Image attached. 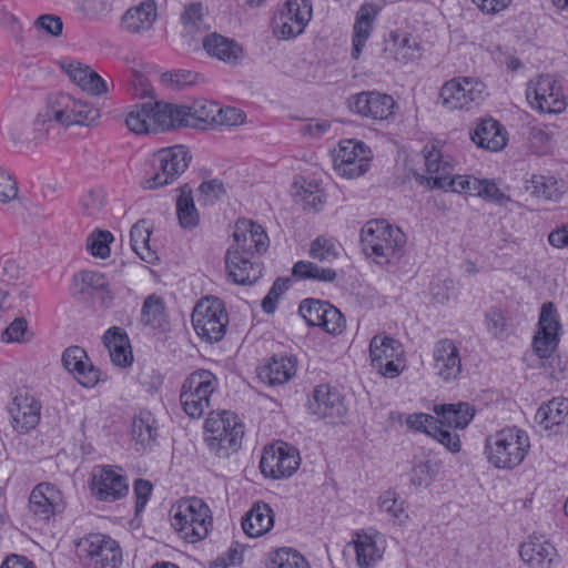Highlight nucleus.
<instances>
[{
  "label": "nucleus",
  "mask_w": 568,
  "mask_h": 568,
  "mask_svg": "<svg viewBox=\"0 0 568 568\" xmlns=\"http://www.w3.org/2000/svg\"><path fill=\"white\" fill-rule=\"evenodd\" d=\"M486 85L476 78L458 77L447 81L440 89L443 104L449 110L469 108L485 99Z\"/></svg>",
  "instance_id": "11"
},
{
  "label": "nucleus",
  "mask_w": 568,
  "mask_h": 568,
  "mask_svg": "<svg viewBox=\"0 0 568 568\" xmlns=\"http://www.w3.org/2000/svg\"><path fill=\"white\" fill-rule=\"evenodd\" d=\"M80 547L82 551L87 552L85 565L88 568H116L121 562V549L108 536L90 535L80 542Z\"/></svg>",
  "instance_id": "14"
},
{
  "label": "nucleus",
  "mask_w": 568,
  "mask_h": 568,
  "mask_svg": "<svg viewBox=\"0 0 568 568\" xmlns=\"http://www.w3.org/2000/svg\"><path fill=\"white\" fill-rule=\"evenodd\" d=\"M469 135L477 146L491 152L500 151L507 142L503 126L493 118L479 120Z\"/></svg>",
  "instance_id": "30"
},
{
  "label": "nucleus",
  "mask_w": 568,
  "mask_h": 568,
  "mask_svg": "<svg viewBox=\"0 0 568 568\" xmlns=\"http://www.w3.org/2000/svg\"><path fill=\"white\" fill-rule=\"evenodd\" d=\"M202 45L209 55L227 63H235L242 53L241 47L234 40L217 33L205 36Z\"/></svg>",
  "instance_id": "39"
},
{
  "label": "nucleus",
  "mask_w": 568,
  "mask_h": 568,
  "mask_svg": "<svg viewBox=\"0 0 568 568\" xmlns=\"http://www.w3.org/2000/svg\"><path fill=\"white\" fill-rule=\"evenodd\" d=\"M132 436L140 449H145L153 444L158 437L155 420L150 413H141L132 424ZM139 450V448H136Z\"/></svg>",
  "instance_id": "42"
},
{
  "label": "nucleus",
  "mask_w": 568,
  "mask_h": 568,
  "mask_svg": "<svg viewBox=\"0 0 568 568\" xmlns=\"http://www.w3.org/2000/svg\"><path fill=\"white\" fill-rule=\"evenodd\" d=\"M205 444L217 457H229L242 446L244 425L230 410H211L204 423Z\"/></svg>",
  "instance_id": "3"
},
{
  "label": "nucleus",
  "mask_w": 568,
  "mask_h": 568,
  "mask_svg": "<svg viewBox=\"0 0 568 568\" xmlns=\"http://www.w3.org/2000/svg\"><path fill=\"white\" fill-rule=\"evenodd\" d=\"M562 326L559 314L552 302L541 305L538 331L532 338V347L540 358H548L557 348Z\"/></svg>",
  "instance_id": "13"
},
{
  "label": "nucleus",
  "mask_w": 568,
  "mask_h": 568,
  "mask_svg": "<svg viewBox=\"0 0 568 568\" xmlns=\"http://www.w3.org/2000/svg\"><path fill=\"white\" fill-rule=\"evenodd\" d=\"M171 514L172 527L192 544L204 539L213 524L209 506L196 497L180 500Z\"/></svg>",
  "instance_id": "4"
},
{
  "label": "nucleus",
  "mask_w": 568,
  "mask_h": 568,
  "mask_svg": "<svg viewBox=\"0 0 568 568\" xmlns=\"http://www.w3.org/2000/svg\"><path fill=\"white\" fill-rule=\"evenodd\" d=\"M300 464L298 450L287 443L277 442L264 448L260 468L265 477L285 479L297 470Z\"/></svg>",
  "instance_id": "10"
},
{
  "label": "nucleus",
  "mask_w": 568,
  "mask_h": 568,
  "mask_svg": "<svg viewBox=\"0 0 568 568\" xmlns=\"http://www.w3.org/2000/svg\"><path fill=\"white\" fill-rule=\"evenodd\" d=\"M311 0H287L277 18V28L283 39L300 36L312 19Z\"/></svg>",
  "instance_id": "18"
},
{
  "label": "nucleus",
  "mask_w": 568,
  "mask_h": 568,
  "mask_svg": "<svg viewBox=\"0 0 568 568\" xmlns=\"http://www.w3.org/2000/svg\"><path fill=\"white\" fill-rule=\"evenodd\" d=\"M69 78L81 88L92 95H100L106 91L105 81L89 65H83L80 62L71 61L63 65Z\"/></svg>",
  "instance_id": "36"
},
{
  "label": "nucleus",
  "mask_w": 568,
  "mask_h": 568,
  "mask_svg": "<svg viewBox=\"0 0 568 568\" xmlns=\"http://www.w3.org/2000/svg\"><path fill=\"white\" fill-rule=\"evenodd\" d=\"M480 179L471 175H453L448 181L445 178H439L435 181V185L439 186V190L453 191L458 193H466L469 195L478 196L480 194Z\"/></svg>",
  "instance_id": "44"
},
{
  "label": "nucleus",
  "mask_w": 568,
  "mask_h": 568,
  "mask_svg": "<svg viewBox=\"0 0 568 568\" xmlns=\"http://www.w3.org/2000/svg\"><path fill=\"white\" fill-rule=\"evenodd\" d=\"M438 423L447 428L465 429L473 420L476 409L467 402L436 404L433 407Z\"/></svg>",
  "instance_id": "31"
},
{
  "label": "nucleus",
  "mask_w": 568,
  "mask_h": 568,
  "mask_svg": "<svg viewBox=\"0 0 568 568\" xmlns=\"http://www.w3.org/2000/svg\"><path fill=\"white\" fill-rule=\"evenodd\" d=\"M372 366L383 376L394 378L402 372L404 349L402 344L386 335H375L369 343Z\"/></svg>",
  "instance_id": "12"
},
{
  "label": "nucleus",
  "mask_w": 568,
  "mask_h": 568,
  "mask_svg": "<svg viewBox=\"0 0 568 568\" xmlns=\"http://www.w3.org/2000/svg\"><path fill=\"white\" fill-rule=\"evenodd\" d=\"M527 190L537 199L557 201L560 197L558 181L552 176L532 175Z\"/></svg>",
  "instance_id": "48"
},
{
  "label": "nucleus",
  "mask_w": 568,
  "mask_h": 568,
  "mask_svg": "<svg viewBox=\"0 0 568 568\" xmlns=\"http://www.w3.org/2000/svg\"><path fill=\"white\" fill-rule=\"evenodd\" d=\"M395 59L403 63H408L419 58V43L409 34H404L396 40Z\"/></svg>",
  "instance_id": "58"
},
{
  "label": "nucleus",
  "mask_w": 568,
  "mask_h": 568,
  "mask_svg": "<svg viewBox=\"0 0 568 568\" xmlns=\"http://www.w3.org/2000/svg\"><path fill=\"white\" fill-rule=\"evenodd\" d=\"M329 304V302L322 300L305 298L300 304L298 313L305 320L307 325L317 326Z\"/></svg>",
  "instance_id": "54"
},
{
  "label": "nucleus",
  "mask_w": 568,
  "mask_h": 568,
  "mask_svg": "<svg viewBox=\"0 0 568 568\" xmlns=\"http://www.w3.org/2000/svg\"><path fill=\"white\" fill-rule=\"evenodd\" d=\"M217 386L219 379L211 371L192 372L184 379L180 390V402L184 413L191 418H201L211 408V397Z\"/></svg>",
  "instance_id": "5"
},
{
  "label": "nucleus",
  "mask_w": 568,
  "mask_h": 568,
  "mask_svg": "<svg viewBox=\"0 0 568 568\" xmlns=\"http://www.w3.org/2000/svg\"><path fill=\"white\" fill-rule=\"evenodd\" d=\"M434 371L444 381L456 379L462 372L459 351L452 339L444 338L435 344Z\"/></svg>",
  "instance_id": "26"
},
{
  "label": "nucleus",
  "mask_w": 568,
  "mask_h": 568,
  "mask_svg": "<svg viewBox=\"0 0 568 568\" xmlns=\"http://www.w3.org/2000/svg\"><path fill=\"white\" fill-rule=\"evenodd\" d=\"M92 490L101 501H115L128 494V478L110 466L101 467L93 473Z\"/></svg>",
  "instance_id": "21"
},
{
  "label": "nucleus",
  "mask_w": 568,
  "mask_h": 568,
  "mask_svg": "<svg viewBox=\"0 0 568 568\" xmlns=\"http://www.w3.org/2000/svg\"><path fill=\"white\" fill-rule=\"evenodd\" d=\"M232 236L233 244L227 250H235L237 254L255 257L265 253L270 246V240L264 229L251 220H239Z\"/></svg>",
  "instance_id": "16"
},
{
  "label": "nucleus",
  "mask_w": 568,
  "mask_h": 568,
  "mask_svg": "<svg viewBox=\"0 0 568 568\" xmlns=\"http://www.w3.org/2000/svg\"><path fill=\"white\" fill-rule=\"evenodd\" d=\"M274 525V513L264 501H256L242 519L243 531L248 537H260L271 530Z\"/></svg>",
  "instance_id": "34"
},
{
  "label": "nucleus",
  "mask_w": 568,
  "mask_h": 568,
  "mask_svg": "<svg viewBox=\"0 0 568 568\" xmlns=\"http://www.w3.org/2000/svg\"><path fill=\"white\" fill-rule=\"evenodd\" d=\"M161 80L173 88H182L192 84L195 80V74L187 70H175L163 73Z\"/></svg>",
  "instance_id": "63"
},
{
  "label": "nucleus",
  "mask_w": 568,
  "mask_h": 568,
  "mask_svg": "<svg viewBox=\"0 0 568 568\" xmlns=\"http://www.w3.org/2000/svg\"><path fill=\"white\" fill-rule=\"evenodd\" d=\"M376 14L377 11L372 4L362 6L356 13L352 40V58L355 60L359 58L366 41L371 37Z\"/></svg>",
  "instance_id": "37"
},
{
  "label": "nucleus",
  "mask_w": 568,
  "mask_h": 568,
  "mask_svg": "<svg viewBox=\"0 0 568 568\" xmlns=\"http://www.w3.org/2000/svg\"><path fill=\"white\" fill-rule=\"evenodd\" d=\"M320 322L317 326L333 335L341 334L345 328L343 314L332 304L328 305Z\"/></svg>",
  "instance_id": "59"
},
{
  "label": "nucleus",
  "mask_w": 568,
  "mask_h": 568,
  "mask_svg": "<svg viewBox=\"0 0 568 568\" xmlns=\"http://www.w3.org/2000/svg\"><path fill=\"white\" fill-rule=\"evenodd\" d=\"M378 508L381 513L388 516L394 523L402 524L408 518L404 509V503L395 497V494L386 491L378 498Z\"/></svg>",
  "instance_id": "52"
},
{
  "label": "nucleus",
  "mask_w": 568,
  "mask_h": 568,
  "mask_svg": "<svg viewBox=\"0 0 568 568\" xmlns=\"http://www.w3.org/2000/svg\"><path fill=\"white\" fill-rule=\"evenodd\" d=\"M292 275L297 280H312L324 283H332L337 274L334 268L322 267L310 261H298L293 265Z\"/></svg>",
  "instance_id": "43"
},
{
  "label": "nucleus",
  "mask_w": 568,
  "mask_h": 568,
  "mask_svg": "<svg viewBox=\"0 0 568 568\" xmlns=\"http://www.w3.org/2000/svg\"><path fill=\"white\" fill-rule=\"evenodd\" d=\"M361 243L367 256L384 265L403 255L406 235L385 220H371L362 227Z\"/></svg>",
  "instance_id": "1"
},
{
  "label": "nucleus",
  "mask_w": 568,
  "mask_h": 568,
  "mask_svg": "<svg viewBox=\"0 0 568 568\" xmlns=\"http://www.w3.org/2000/svg\"><path fill=\"white\" fill-rule=\"evenodd\" d=\"M429 436L436 439L450 453H458L462 447L459 435L450 432L447 426L436 423L432 428Z\"/></svg>",
  "instance_id": "57"
},
{
  "label": "nucleus",
  "mask_w": 568,
  "mask_h": 568,
  "mask_svg": "<svg viewBox=\"0 0 568 568\" xmlns=\"http://www.w3.org/2000/svg\"><path fill=\"white\" fill-rule=\"evenodd\" d=\"M40 403L27 394L16 395L9 406L13 427L26 433L37 426L40 420Z\"/></svg>",
  "instance_id": "28"
},
{
  "label": "nucleus",
  "mask_w": 568,
  "mask_h": 568,
  "mask_svg": "<svg viewBox=\"0 0 568 568\" xmlns=\"http://www.w3.org/2000/svg\"><path fill=\"white\" fill-rule=\"evenodd\" d=\"M225 267L229 278L240 285L255 283L262 276V264L248 255L237 254L235 250H227Z\"/></svg>",
  "instance_id": "24"
},
{
  "label": "nucleus",
  "mask_w": 568,
  "mask_h": 568,
  "mask_svg": "<svg viewBox=\"0 0 568 568\" xmlns=\"http://www.w3.org/2000/svg\"><path fill=\"white\" fill-rule=\"evenodd\" d=\"M267 568H310V565L301 552L284 547L268 555Z\"/></svg>",
  "instance_id": "46"
},
{
  "label": "nucleus",
  "mask_w": 568,
  "mask_h": 568,
  "mask_svg": "<svg viewBox=\"0 0 568 568\" xmlns=\"http://www.w3.org/2000/svg\"><path fill=\"white\" fill-rule=\"evenodd\" d=\"M113 240L109 231H94L87 241L88 251L95 257L105 258L110 255L109 243Z\"/></svg>",
  "instance_id": "56"
},
{
  "label": "nucleus",
  "mask_w": 568,
  "mask_h": 568,
  "mask_svg": "<svg viewBox=\"0 0 568 568\" xmlns=\"http://www.w3.org/2000/svg\"><path fill=\"white\" fill-rule=\"evenodd\" d=\"M103 343L114 365L130 366L133 362V354L128 334L124 329L113 326L103 335Z\"/></svg>",
  "instance_id": "35"
},
{
  "label": "nucleus",
  "mask_w": 568,
  "mask_h": 568,
  "mask_svg": "<svg viewBox=\"0 0 568 568\" xmlns=\"http://www.w3.org/2000/svg\"><path fill=\"white\" fill-rule=\"evenodd\" d=\"M192 156L183 145L159 150L153 158L154 174L143 181V187L153 190L173 183L189 166Z\"/></svg>",
  "instance_id": "8"
},
{
  "label": "nucleus",
  "mask_w": 568,
  "mask_h": 568,
  "mask_svg": "<svg viewBox=\"0 0 568 568\" xmlns=\"http://www.w3.org/2000/svg\"><path fill=\"white\" fill-rule=\"evenodd\" d=\"M394 99L377 91H363L348 99L352 112L372 120H385L393 114Z\"/></svg>",
  "instance_id": "19"
},
{
  "label": "nucleus",
  "mask_w": 568,
  "mask_h": 568,
  "mask_svg": "<svg viewBox=\"0 0 568 568\" xmlns=\"http://www.w3.org/2000/svg\"><path fill=\"white\" fill-rule=\"evenodd\" d=\"M290 280L277 278L273 283L266 296L262 300V308L266 314H271L276 308L278 297L288 290Z\"/></svg>",
  "instance_id": "60"
},
{
  "label": "nucleus",
  "mask_w": 568,
  "mask_h": 568,
  "mask_svg": "<svg viewBox=\"0 0 568 568\" xmlns=\"http://www.w3.org/2000/svg\"><path fill=\"white\" fill-rule=\"evenodd\" d=\"M369 160L371 150L363 142L346 140L339 143L334 166L342 176L355 179L368 170Z\"/></svg>",
  "instance_id": "15"
},
{
  "label": "nucleus",
  "mask_w": 568,
  "mask_h": 568,
  "mask_svg": "<svg viewBox=\"0 0 568 568\" xmlns=\"http://www.w3.org/2000/svg\"><path fill=\"white\" fill-rule=\"evenodd\" d=\"M63 508L62 495L52 484L37 485L29 497V510L40 520H49Z\"/></svg>",
  "instance_id": "23"
},
{
  "label": "nucleus",
  "mask_w": 568,
  "mask_h": 568,
  "mask_svg": "<svg viewBox=\"0 0 568 568\" xmlns=\"http://www.w3.org/2000/svg\"><path fill=\"white\" fill-rule=\"evenodd\" d=\"M74 378L84 387H93L100 379V372L89 358H78V363L69 371Z\"/></svg>",
  "instance_id": "53"
},
{
  "label": "nucleus",
  "mask_w": 568,
  "mask_h": 568,
  "mask_svg": "<svg viewBox=\"0 0 568 568\" xmlns=\"http://www.w3.org/2000/svg\"><path fill=\"white\" fill-rule=\"evenodd\" d=\"M176 214L183 229H193L199 223V213L194 205L192 190L187 184L180 189V195L176 200Z\"/></svg>",
  "instance_id": "41"
},
{
  "label": "nucleus",
  "mask_w": 568,
  "mask_h": 568,
  "mask_svg": "<svg viewBox=\"0 0 568 568\" xmlns=\"http://www.w3.org/2000/svg\"><path fill=\"white\" fill-rule=\"evenodd\" d=\"M45 116L62 126H90L97 123L100 111L92 104L68 93H58L50 98Z\"/></svg>",
  "instance_id": "6"
},
{
  "label": "nucleus",
  "mask_w": 568,
  "mask_h": 568,
  "mask_svg": "<svg viewBox=\"0 0 568 568\" xmlns=\"http://www.w3.org/2000/svg\"><path fill=\"white\" fill-rule=\"evenodd\" d=\"M181 37L191 48L194 42L203 40L207 26L204 21V8L201 2H193L185 6L181 14Z\"/></svg>",
  "instance_id": "33"
},
{
  "label": "nucleus",
  "mask_w": 568,
  "mask_h": 568,
  "mask_svg": "<svg viewBox=\"0 0 568 568\" xmlns=\"http://www.w3.org/2000/svg\"><path fill=\"white\" fill-rule=\"evenodd\" d=\"M439 470L437 462L427 459L416 464L412 469L410 483L414 486H428L436 477Z\"/></svg>",
  "instance_id": "55"
},
{
  "label": "nucleus",
  "mask_w": 568,
  "mask_h": 568,
  "mask_svg": "<svg viewBox=\"0 0 568 568\" xmlns=\"http://www.w3.org/2000/svg\"><path fill=\"white\" fill-rule=\"evenodd\" d=\"M156 17V2L148 0L125 11L122 17V27L131 33L149 31L152 29Z\"/></svg>",
  "instance_id": "32"
},
{
  "label": "nucleus",
  "mask_w": 568,
  "mask_h": 568,
  "mask_svg": "<svg viewBox=\"0 0 568 568\" xmlns=\"http://www.w3.org/2000/svg\"><path fill=\"white\" fill-rule=\"evenodd\" d=\"M423 156L427 175L414 171L415 181L429 190L439 189L435 185V181L439 178L449 180L454 172V166L448 160H444L439 149L433 144H426L423 149Z\"/></svg>",
  "instance_id": "22"
},
{
  "label": "nucleus",
  "mask_w": 568,
  "mask_h": 568,
  "mask_svg": "<svg viewBox=\"0 0 568 568\" xmlns=\"http://www.w3.org/2000/svg\"><path fill=\"white\" fill-rule=\"evenodd\" d=\"M355 551L357 562L361 567H371L382 557L376 542L367 535L359 536L355 541Z\"/></svg>",
  "instance_id": "50"
},
{
  "label": "nucleus",
  "mask_w": 568,
  "mask_h": 568,
  "mask_svg": "<svg viewBox=\"0 0 568 568\" xmlns=\"http://www.w3.org/2000/svg\"><path fill=\"white\" fill-rule=\"evenodd\" d=\"M307 409L321 419L332 423L346 415L347 408L341 393L327 384L317 385L307 399Z\"/></svg>",
  "instance_id": "17"
},
{
  "label": "nucleus",
  "mask_w": 568,
  "mask_h": 568,
  "mask_svg": "<svg viewBox=\"0 0 568 568\" xmlns=\"http://www.w3.org/2000/svg\"><path fill=\"white\" fill-rule=\"evenodd\" d=\"M530 447L527 433L516 426L505 427L485 440V455L489 464L498 469L519 466Z\"/></svg>",
  "instance_id": "2"
},
{
  "label": "nucleus",
  "mask_w": 568,
  "mask_h": 568,
  "mask_svg": "<svg viewBox=\"0 0 568 568\" xmlns=\"http://www.w3.org/2000/svg\"><path fill=\"white\" fill-rule=\"evenodd\" d=\"M128 129L136 134L151 133V102L135 104L125 118Z\"/></svg>",
  "instance_id": "47"
},
{
  "label": "nucleus",
  "mask_w": 568,
  "mask_h": 568,
  "mask_svg": "<svg viewBox=\"0 0 568 568\" xmlns=\"http://www.w3.org/2000/svg\"><path fill=\"white\" fill-rule=\"evenodd\" d=\"M219 116V104L213 101H195L191 106H187L185 118H187L186 126H197L199 122L206 124H215Z\"/></svg>",
  "instance_id": "45"
},
{
  "label": "nucleus",
  "mask_w": 568,
  "mask_h": 568,
  "mask_svg": "<svg viewBox=\"0 0 568 568\" xmlns=\"http://www.w3.org/2000/svg\"><path fill=\"white\" fill-rule=\"evenodd\" d=\"M164 303L156 295L148 296L142 305L141 322L143 325L161 326L164 321Z\"/></svg>",
  "instance_id": "51"
},
{
  "label": "nucleus",
  "mask_w": 568,
  "mask_h": 568,
  "mask_svg": "<svg viewBox=\"0 0 568 568\" xmlns=\"http://www.w3.org/2000/svg\"><path fill=\"white\" fill-rule=\"evenodd\" d=\"M296 374V358L285 354L273 355L257 368V377L268 386L284 385Z\"/></svg>",
  "instance_id": "27"
},
{
  "label": "nucleus",
  "mask_w": 568,
  "mask_h": 568,
  "mask_svg": "<svg viewBox=\"0 0 568 568\" xmlns=\"http://www.w3.org/2000/svg\"><path fill=\"white\" fill-rule=\"evenodd\" d=\"M245 115L244 113L232 106L221 108L219 105V116L216 118L215 124L217 125H239L244 122Z\"/></svg>",
  "instance_id": "64"
},
{
  "label": "nucleus",
  "mask_w": 568,
  "mask_h": 568,
  "mask_svg": "<svg viewBox=\"0 0 568 568\" xmlns=\"http://www.w3.org/2000/svg\"><path fill=\"white\" fill-rule=\"evenodd\" d=\"M199 193L206 203H214L225 194V189L221 180L213 179L204 181L199 186Z\"/></svg>",
  "instance_id": "62"
},
{
  "label": "nucleus",
  "mask_w": 568,
  "mask_h": 568,
  "mask_svg": "<svg viewBox=\"0 0 568 568\" xmlns=\"http://www.w3.org/2000/svg\"><path fill=\"white\" fill-rule=\"evenodd\" d=\"M535 418L545 429L568 425V398H552L537 409Z\"/></svg>",
  "instance_id": "38"
},
{
  "label": "nucleus",
  "mask_w": 568,
  "mask_h": 568,
  "mask_svg": "<svg viewBox=\"0 0 568 568\" xmlns=\"http://www.w3.org/2000/svg\"><path fill=\"white\" fill-rule=\"evenodd\" d=\"M196 334L209 343L220 342L226 332L229 315L223 302L214 296L200 300L192 313Z\"/></svg>",
  "instance_id": "7"
},
{
  "label": "nucleus",
  "mask_w": 568,
  "mask_h": 568,
  "mask_svg": "<svg viewBox=\"0 0 568 568\" xmlns=\"http://www.w3.org/2000/svg\"><path fill=\"white\" fill-rule=\"evenodd\" d=\"M186 105L165 102L151 103V130L159 132L186 126Z\"/></svg>",
  "instance_id": "29"
},
{
  "label": "nucleus",
  "mask_w": 568,
  "mask_h": 568,
  "mask_svg": "<svg viewBox=\"0 0 568 568\" xmlns=\"http://www.w3.org/2000/svg\"><path fill=\"white\" fill-rule=\"evenodd\" d=\"M436 423H438L436 416L425 413H414L406 417V425L409 429L424 433L428 436Z\"/></svg>",
  "instance_id": "61"
},
{
  "label": "nucleus",
  "mask_w": 568,
  "mask_h": 568,
  "mask_svg": "<svg viewBox=\"0 0 568 568\" xmlns=\"http://www.w3.org/2000/svg\"><path fill=\"white\" fill-rule=\"evenodd\" d=\"M519 555L530 568H550L557 549L545 536L531 535L520 545Z\"/></svg>",
  "instance_id": "25"
},
{
  "label": "nucleus",
  "mask_w": 568,
  "mask_h": 568,
  "mask_svg": "<svg viewBox=\"0 0 568 568\" xmlns=\"http://www.w3.org/2000/svg\"><path fill=\"white\" fill-rule=\"evenodd\" d=\"M71 294L81 302L99 300L103 306L111 301L109 284L104 274L95 271H83L72 278Z\"/></svg>",
  "instance_id": "20"
},
{
  "label": "nucleus",
  "mask_w": 568,
  "mask_h": 568,
  "mask_svg": "<svg viewBox=\"0 0 568 568\" xmlns=\"http://www.w3.org/2000/svg\"><path fill=\"white\" fill-rule=\"evenodd\" d=\"M308 255L313 260L332 263L339 255V245L332 237L317 236L310 244Z\"/></svg>",
  "instance_id": "49"
},
{
  "label": "nucleus",
  "mask_w": 568,
  "mask_h": 568,
  "mask_svg": "<svg viewBox=\"0 0 568 568\" xmlns=\"http://www.w3.org/2000/svg\"><path fill=\"white\" fill-rule=\"evenodd\" d=\"M150 229L144 220L135 223L130 231L132 250L146 263H153L158 258L156 253L150 248Z\"/></svg>",
  "instance_id": "40"
},
{
  "label": "nucleus",
  "mask_w": 568,
  "mask_h": 568,
  "mask_svg": "<svg viewBox=\"0 0 568 568\" xmlns=\"http://www.w3.org/2000/svg\"><path fill=\"white\" fill-rule=\"evenodd\" d=\"M526 98L541 113H560L566 109L561 85L555 77L540 74L527 83Z\"/></svg>",
  "instance_id": "9"
}]
</instances>
